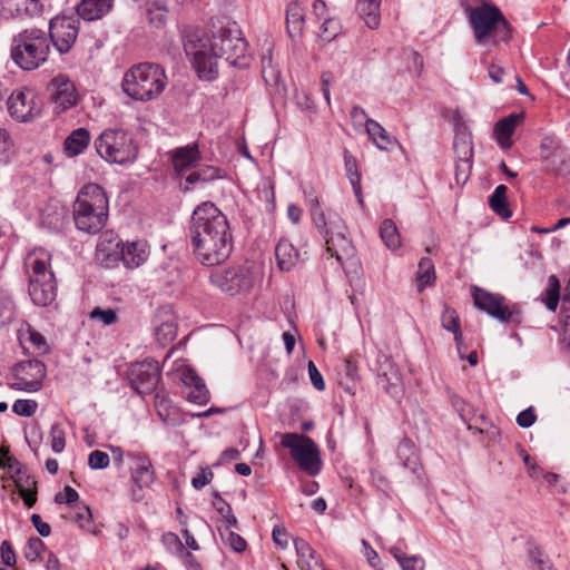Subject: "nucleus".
<instances>
[{
    "mask_svg": "<svg viewBox=\"0 0 570 570\" xmlns=\"http://www.w3.org/2000/svg\"><path fill=\"white\" fill-rule=\"evenodd\" d=\"M223 540L229 544V547L235 551V552H243L246 547H247V543L246 541L244 540V538H242L239 534H237L236 532L234 531H230L228 530L226 532V534L224 533H220Z\"/></svg>",
    "mask_w": 570,
    "mask_h": 570,
    "instance_id": "nucleus-57",
    "label": "nucleus"
},
{
    "mask_svg": "<svg viewBox=\"0 0 570 570\" xmlns=\"http://www.w3.org/2000/svg\"><path fill=\"white\" fill-rule=\"evenodd\" d=\"M90 318L101 322L104 325H111L117 322V314L114 309L96 307L90 312Z\"/></svg>",
    "mask_w": 570,
    "mask_h": 570,
    "instance_id": "nucleus-53",
    "label": "nucleus"
},
{
    "mask_svg": "<svg viewBox=\"0 0 570 570\" xmlns=\"http://www.w3.org/2000/svg\"><path fill=\"white\" fill-rule=\"evenodd\" d=\"M308 206L313 225L325 240L326 252L335 257L338 263L354 255V246L347 237L345 222L335 213L327 215L320 206L316 196L308 197Z\"/></svg>",
    "mask_w": 570,
    "mask_h": 570,
    "instance_id": "nucleus-4",
    "label": "nucleus"
},
{
    "mask_svg": "<svg viewBox=\"0 0 570 570\" xmlns=\"http://www.w3.org/2000/svg\"><path fill=\"white\" fill-rule=\"evenodd\" d=\"M146 17L151 26L159 28L166 22L167 10L160 6H151L146 9Z\"/></svg>",
    "mask_w": 570,
    "mask_h": 570,
    "instance_id": "nucleus-50",
    "label": "nucleus"
},
{
    "mask_svg": "<svg viewBox=\"0 0 570 570\" xmlns=\"http://www.w3.org/2000/svg\"><path fill=\"white\" fill-rule=\"evenodd\" d=\"M174 169L181 174L185 170L195 168L202 159L197 141L187 146L178 147L170 153Z\"/></svg>",
    "mask_w": 570,
    "mask_h": 570,
    "instance_id": "nucleus-19",
    "label": "nucleus"
},
{
    "mask_svg": "<svg viewBox=\"0 0 570 570\" xmlns=\"http://www.w3.org/2000/svg\"><path fill=\"white\" fill-rule=\"evenodd\" d=\"M442 327L451 333L459 332L461 330L460 318L455 309L445 306L441 315Z\"/></svg>",
    "mask_w": 570,
    "mask_h": 570,
    "instance_id": "nucleus-46",
    "label": "nucleus"
},
{
    "mask_svg": "<svg viewBox=\"0 0 570 570\" xmlns=\"http://www.w3.org/2000/svg\"><path fill=\"white\" fill-rule=\"evenodd\" d=\"M90 132L86 128H77L63 142L65 151L68 156L75 157L85 151L90 142Z\"/></svg>",
    "mask_w": 570,
    "mask_h": 570,
    "instance_id": "nucleus-30",
    "label": "nucleus"
},
{
    "mask_svg": "<svg viewBox=\"0 0 570 570\" xmlns=\"http://www.w3.org/2000/svg\"><path fill=\"white\" fill-rule=\"evenodd\" d=\"M522 114H511L508 117L500 119L494 126V135L499 146L508 149L512 146L511 136L515 127L522 121Z\"/></svg>",
    "mask_w": 570,
    "mask_h": 570,
    "instance_id": "nucleus-24",
    "label": "nucleus"
},
{
    "mask_svg": "<svg viewBox=\"0 0 570 570\" xmlns=\"http://www.w3.org/2000/svg\"><path fill=\"white\" fill-rule=\"evenodd\" d=\"M155 406L159 419L169 426H177L183 423L178 409L164 395H156Z\"/></svg>",
    "mask_w": 570,
    "mask_h": 570,
    "instance_id": "nucleus-29",
    "label": "nucleus"
},
{
    "mask_svg": "<svg viewBox=\"0 0 570 570\" xmlns=\"http://www.w3.org/2000/svg\"><path fill=\"white\" fill-rule=\"evenodd\" d=\"M149 256V248L146 242L137 240L124 246L122 262L127 267H138Z\"/></svg>",
    "mask_w": 570,
    "mask_h": 570,
    "instance_id": "nucleus-28",
    "label": "nucleus"
},
{
    "mask_svg": "<svg viewBox=\"0 0 570 570\" xmlns=\"http://www.w3.org/2000/svg\"><path fill=\"white\" fill-rule=\"evenodd\" d=\"M189 239L196 259L205 266L224 263L233 252V235L227 217L210 202L193 212Z\"/></svg>",
    "mask_w": 570,
    "mask_h": 570,
    "instance_id": "nucleus-2",
    "label": "nucleus"
},
{
    "mask_svg": "<svg viewBox=\"0 0 570 570\" xmlns=\"http://www.w3.org/2000/svg\"><path fill=\"white\" fill-rule=\"evenodd\" d=\"M304 20L305 14L302 6L296 1L288 3L286 9V28L291 38L302 35Z\"/></svg>",
    "mask_w": 570,
    "mask_h": 570,
    "instance_id": "nucleus-32",
    "label": "nucleus"
},
{
    "mask_svg": "<svg viewBox=\"0 0 570 570\" xmlns=\"http://www.w3.org/2000/svg\"><path fill=\"white\" fill-rule=\"evenodd\" d=\"M382 0H357L356 12L364 20L365 24L375 29L380 26V6Z\"/></svg>",
    "mask_w": 570,
    "mask_h": 570,
    "instance_id": "nucleus-31",
    "label": "nucleus"
},
{
    "mask_svg": "<svg viewBox=\"0 0 570 570\" xmlns=\"http://www.w3.org/2000/svg\"><path fill=\"white\" fill-rule=\"evenodd\" d=\"M38 409V403L33 400H17L12 405V411L19 416L30 417Z\"/></svg>",
    "mask_w": 570,
    "mask_h": 570,
    "instance_id": "nucleus-51",
    "label": "nucleus"
},
{
    "mask_svg": "<svg viewBox=\"0 0 570 570\" xmlns=\"http://www.w3.org/2000/svg\"><path fill=\"white\" fill-rule=\"evenodd\" d=\"M455 160L472 161L473 146L471 138L466 134L458 135L453 142Z\"/></svg>",
    "mask_w": 570,
    "mask_h": 570,
    "instance_id": "nucleus-39",
    "label": "nucleus"
},
{
    "mask_svg": "<svg viewBox=\"0 0 570 570\" xmlns=\"http://www.w3.org/2000/svg\"><path fill=\"white\" fill-rule=\"evenodd\" d=\"M29 341L37 348L39 353H46L48 351V345L46 338L39 332L29 328L28 330Z\"/></svg>",
    "mask_w": 570,
    "mask_h": 570,
    "instance_id": "nucleus-61",
    "label": "nucleus"
},
{
    "mask_svg": "<svg viewBox=\"0 0 570 570\" xmlns=\"http://www.w3.org/2000/svg\"><path fill=\"white\" fill-rule=\"evenodd\" d=\"M307 368H308V375H309L313 386L317 391H323L325 389V382L323 380L322 374L320 373L316 365L314 364V362L309 361Z\"/></svg>",
    "mask_w": 570,
    "mask_h": 570,
    "instance_id": "nucleus-59",
    "label": "nucleus"
},
{
    "mask_svg": "<svg viewBox=\"0 0 570 570\" xmlns=\"http://www.w3.org/2000/svg\"><path fill=\"white\" fill-rule=\"evenodd\" d=\"M109 202L104 188L87 184L80 188L72 205V218L78 230L98 234L107 224Z\"/></svg>",
    "mask_w": 570,
    "mask_h": 570,
    "instance_id": "nucleus-3",
    "label": "nucleus"
},
{
    "mask_svg": "<svg viewBox=\"0 0 570 570\" xmlns=\"http://www.w3.org/2000/svg\"><path fill=\"white\" fill-rule=\"evenodd\" d=\"M214 474L210 470L204 469L202 473L194 476L191 480V484L196 490L203 489L205 485L212 482Z\"/></svg>",
    "mask_w": 570,
    "mask_h": 570,
    "instance_id": "nucleus-63",
    "label": "nucleus"
},
{
    "mask_svg": "<svg viewBox=\"0 0 570 570\" xmlns=\"http://www.w3.org/2000/svg\"><path fill=\"white\" fill-rule=\"evenodd\" d=\"M131 480L139 489L149 487L155 479L150 460L145 455H132Z\"/></svg>",
    "mask_w": 570,
    "mask_h": 570,
    "instance_id": "nucleus-23",
    "label": "nucleus"
},
{
    "mask_svg": "<svg viewBox=\"0 0 570 570\" xmlns=\"http://www.w3.org/2000/svg\"><path fill=\"white\" fill-rule=\"evenodd\" d=\"M130 386L139 394L153 393L160 380L157 361L147 358L130 365L127 374Z\"/></svg>",
    "mask_w": 570,
    "mask_h": 570,
    "instance_id": "nucleus-15",
    "label": "nucleus"
},
{
    "mask_svg": "<svg viewBox=\"0 0 570 570\" xmlns=\"http://www.w3.org/2000/svg\"><path fill=\"white\" fill-rule=\"evenodd\" d=\"M472 297L474 305L479 309L485 312L501 323L515 321V311L507 304L505 297L501 294L491 293L478 286H473Z\"/></svg>",
    "mask_w": 570,
    "mask_h": 570,
    "instance_id": "nucleus-14",
    "label": "nucleus"
},
{
    "mask_svg": "<svg viewBox=\"0 0 570 570\" xmlns=\"http://www.w3.org/2000/svg\"><path fill=\"white\" fill-rule=\"evenodd\" d=\"M46 544L45 542L38 538L32 537L28 540L27 546L24 548L23 554L24 558L31 562L36 561L41 553L45 551Z\"/></svg>",
    "mask_w": 570,
    "mask_h": 570,
    "instance_id": "nucleus-49",
    "label": "nucleus"
},
{
    "mask_svg": "<svg viewBox=\"0 0 570 570\" xmlns=\"http://www.w3.org/2000/svg\"><path fill=\"white\" fill-rule=\"evenodd\" d=\"M51 255L42 248L29 252L24 258L28 293L38 306L50 305L57 296V282L50 266Z\"/></svg>",
    "mask_w": 570,
    "mask_h": 570,
    "instance_id": "nucleus-5",
    "label": "nucleus"
},
{
    "mask_svg": "<svg viewBox=\"0 0 570 570\" xmlns=\"http://www.w3.org/2000/svg\"><path fill=\"white\" fill-rule=\"evenodd\" d=\"M16 487L24 504L28 508H32L37 502V481L27 475L26 478L20 476L14 480Z\"/></svg>",
    "mask_w": 570,
    "mask_h": 570,
    "instance_id": "nucleus-36",
    "label": "nucleus"
},
{
    "mask_svg": "<svg viewBox=\"0 0 570 570\" xmlns=\"http://www.w3.org/2000/svg\"><path fill=\"white\" fill-rule=\"evenodd\" d=\"M402 57L407 62V65H406L407 70L415 76H420V73L423 69V66H424L422 56L417 51L406 48V49H403Z\"/></svg>",
    "mask_w": 570,
    "mask_h": 570,
    "instance_id": "nucleus-44",
    "label": "nucleus"
},
{
    "mask_svg": "<svg viewBox=\"0 0 570 570\" xmlns=\"http://www.w3.org/2000/svg\"><path fill=\"white\" fill-rule=\"evenodd\" d=\"M537 415L532 407L521 411L517 416V423L521 428H530L535 422Z\"/></svg>",
    "mask_w": 570,
    "mask_h": 570,
    "instance_id": "nucleus-62",
    "label": "nucleus"
},
{
    "mask_svg": "<svg viewBox=\"0 0 570 570\" xmlns=\"http://www.w3.org/2000/svg\"><path fill=\"white\" fill-rule=\"evenodd\" d=\"M472 161L455 160L454 178L458 185L463 186L470 178Z\"/></svg>",
    "mask_w": 570,
    "mask_h": 570,
    "instance_id": "nucleus-54",
    "label": "nucleus"
},
{
    "mask_svg": "<svg viewBox=\"0 0 570 570\" xmlns=\"http://www.w3.org/2000/svg\"><path fill=\"white\" fill-rule=\"evenodd\" d=\"M51 449L56 453H60L66 446V432L60 423L52 424L50 429Z\"/></svg>",
    "mask_w": 570,
    "mask_h": 570,
    "instance_id": "nucleus-48",
    "label": "nucleus"
},
{
    "mask_svg": "<svg viewBox=\"0 0 570 570\" xmlns=\"http://www.w3.org/2000/svg\"><path fill=\"white\" fill-rule=\"evenodd\" d=\"M338 22L335 19L328 18L322 24V33L327 41L333 40L338 33Z\"/></svg>",
    "mask_w": 570,
    "mask_h": 570,
    "instance_id": "nucleus-60",
    "label": "nucleus"
},
{
    "mask_svg": "<svg viewBox=\"0 0 570 570\" xmlns=\"http://www.w3.org/2000/svg\"><path fill=\"white\" fill-rule=\"evenodd\" d=\"M209 283L222 292L235 296L253 288L254 275L248 265L215 268L209 274Z\"/></svg>",
    "mask_w": 570,
    "mask_h": 570,
    "instance_id": "nucleus-11",
    "label": "nucleus"
},
{
    "mask_svg": "<svg viewBox=\"0 0 570 570\" xmlns=\"http://www.w3.org/2000/svg\"><path fill=\"white\" fill-rule=\"evenodd\" d=\"M122 90L130 98L148 101L158 97L167 86L165 69L151 62L132 66L122 78Z\"/></svg>",
    "mask_w": 570,
    "mask_h": 570,
    "instance_id": "nucleus-6",
    "label": "nucleus"
},
{
    "mask_svg": "<svg viewBox=\"0 0 570 570\" xmlns=\"http://www.w3.org/2000/svg\"><path fill=\"white\" fill-rule=\"evenodd\" d=\"M282 445L291 450V455L298 466L309 475H316L322 469L320 451L315 442L305 435L285 433L282 435Z\"/></svg>",
    "mask_w": 570,
    "mask_h": 570,
    "instance_id": "nucleus-10",
    "label": "nucleus"
},
{
    "mask_svg": "<svg viewBox=\"0 0 570 570\" xmlns=\"http://www.w3.org/2000/svg\"><path fill=\"white\" fill-rule=\"evenodd\" d=\"M469 17L479 43H482L492 33L501 41L509 40L511 33L510 24L498 7L483 4L470 8Z\"/></svg>",
    "mask_w": 570,
    "mask_h": 570,
    "instance_id": "nucleus-9",
    "label": "nucleus"
},
{
    "mask_svg": "<svg viewBox=\"0 0 570 570\" xmlns=\"http://www.w3.org/2000/svg\"><path fill=\"white\" fill-rule=\"evenodd\" d=\"M294 547L298 557L297 563L303 570H325L321 557L306 540L295 538Z\"/></svg>",
    "mask_w": 570,
    "mask_h": 570,
    "instance_id": "nucleus-21",
    "label": "nucleus"
},
{
    "mask_svg": "<svg viewBox=\"0 0 570 570\" xmlns=\"http://www.w3.org/2000/svg\"><path fill=\"white\" fill-rule=\"evenodd\" d=\"M424 560L420 557L412 556L403 561L402 570H424Z\"/></svg>",
    "mask_w": 570,
    "mask_h": 570,
    "instance_id": "nucleus-64",
    "label": "nucleus"
},
{
    "mask_svg": "<svg viewBox=\"0 0 570 570\" xmlns=\"http://www.w3.org/2000/svg\"><path fill=\"white\" fill-rule=\"evenodd\" d=\"M560 299V282L556 275L548 278V287L544 292V304L550 311H556Z\"/></svg>",
    "mask_w": 570,
    "mask_h": 570,
    "instance_id": "nucleus-42",
    "label": "nucleus"
},
{
    "mask_svg": "<svg viewBox=\"0 0 570 570\" xmlns=\"http://www.w3.org/2000/svg\"><path fill=\"white\" fill-rule=\"evenodd\" d=\"M508 187L505 185H499L495 187L492 195L489 197L490 208L502 218H510L512 212L509 209L507 198Z\"/></svg>",
    "mask_w": 570,
    "mask_h": 570,
    "instance_id": "nucleus-34",
    "label": "nucleus"
},
{
    "mask_svg": "<svg viewBox=\"0 0 570 570\" xmlns=\"http://www.w3.org/2000/svg\"><path fill=\"white\" fill-rule=\"evenodd\" d=\"M344 166L351 184L355 183L356 180L361 181V175L357 170L356 159L347 150L344 153Z\"/></svg>",
    "mask_w": 570,
    "mask_h": 570,
    "instance_id": "nucleus-56",
    "label": "nucleus"
},
{
    "mask_svg": "<svg viewBox=\"0 0 570 570\" xmlns=\"http://www.w3.org/2000/svg\"><path fill=\"white\" fill-rule=\"evenodd\" d=\"M544 169L549 173L566 176L570 174V157L564 150L557 153L548 163L544 165Z\"/></svg>",
    "mask_w": 570,
    "mask_h": 570,
    "instance_id": "nucleus-40",
    "label": "nucleus"
},
{
    "mask_svg": "<svg viewBox=\"0 0 570 570\" xmlns=\"http://www.w3.org/2000/svg\"><path fill=\"white\" fill-rule=\"evenodd\" d=\"M114 0H81L77 13L87 21L101 19L112 8Z\"/></svg>",
    "mask_w": 570,
    "mask_h": 570,
    "instance_id": "nucleus-25",
    "label": "nucleus"
},
{
    "mask_svg": "<svg viewBox=\"0 0 570 570\" xmlns=\"http://www.w3.org/2000/svg\"><path fill=\"white\" fill-rule=\"evenodd\" d=\"M183 383L190 387L188 400L196 404H206L209 401V392L198 374L193 368H187L181 373Z\"/></svg>",
    "mask_w": 570,
    "mask_h": 570,
    "instance_id": "nucleus-20",
    "label": "nucleus"
},
{
    "mask_svg": "<svg viewBox=\"0 0 570 570\" xmlns=\"http://www.w3.org/2000/svg\"><path fill=\"white\" fill-rule=\"evenodd\" d=\"M32 90L12 92L8 99L10 116L22 122L30 121L39 116L41 108Z\"/></svg>",
    "mask_w": 570,
    "mask_h": 570,
    "instance_id": "nucleus-16",
    "label": "nucleus"
},
{
    "mask_svg": "<svg viewBox=\"0 0 570 570\" xmlns=\"http://www.w3.org/2000/svg\"><path fill=\"white\" fill-rule=\"evenodd\" d=\"M109 455L100 450L92 451L88 456V465L92 470L105 469L109 465Z\"/></svg>",
    "mask_w": 570,
    "mask_h": 570,
    "instance_id": "nucleus-52",
    "label": "nucleus"
},
{
    "mask_svg": "<svg viewBox=\"0 0 570 570\" xmlns=\"http://www.w3.org/2000/svg\"><path fill=\"white\" fill-rule=\"evenodd\" d=\"M277 266L281 271L289 272L301 259L299 252L287 239H279L275 247Z\"/></svg>",
    "mask_w": 570,
    "mask_h": 570,
    "instance_id": "nucleus-26",
    "label": "nucleus"
},
{
    "mask_svg": "<svg viewBox=\"0 0 570 570\" xmlns=\"http://www.w3.org/2000/svg\"><path fill=\"white\" fill-rule=\"evenodd\" d=\"M12 373L14 382L9 387L17 391L36 392L41 387V383L46 377V365L40 360H27L17 363Z\"/></svg>",
    "mask_w": 570,
    "mask_h": 570,
    "instance_id": "nucleus-12",
    "label": "nucleus"
},
{
    "mask_svg": "<svg viewBox=\"0 0 570 570\" xmlns=\"http://www.w3.org/2000/svg\"><path fill=\"white\" fill-rule=\"evenodd\" d=\"M0 556H1L2 562L6 566L11 567V568H13L16 566L17 556H16V551H14L12 544L10 543V541L4 540L1 542Z\"/></svg>",
    "mask_w": 570,
    "mask_h": 570,
    "instance_id": "nucleus-58",
    "label": "nucleus"
},
{
    "mask_svg": "<svg viewBox=\"0 0 570 570\" xmlns=\"http://www.w3.org/2000/svg\"><path fill=\"white\" fill-rule=\"evenodd\" d=\"M380 237L384 245L395 250L401 246V237L395 223L392 219H384L380 226Z\"/></svg>",
    "mask_w": 570,
    "mask_h": 570,
    "instance_id": "nucleus-37",
    "label": "nucleus"
},
{
    "mask_svg": "<svg viewBox=\"0 0 570 570\" xmlns=\"http://www.w3.org/2000/svg\"><path fill=\"white\" fill-rule=\"evenodd\" d=\"M184 50L187 56L193 57L198 77L207 81L217 77V58H224L232 66H247V42L237 26L219 28L212 36L199 30L194 31L187 35Z\"/></svg>",
    "mask_w": 570,
    "mask_h": 570,
    "instance_id": "nucleus-1",
    "label": "nucleus"
},
{
    "mask_svg": "<svg viewBox=\"0 0 570 570\" xmlns=\"http://www.w3.org/2000/svg\"><path fill=\"white\" fill-rule=\"evenodd\" d=\"M50 52V41L46 31L31 28L13 36L10 56L22 70L31 71L42 66Z\"/></svg>",
    "mask_w": 570,
    "mask_h": 570,
    "instance_id": "nucleus-7",
    "label": "nucleus"
},
{
    "mask_svg": "<svg viewBox=\"0 0 570 570\" xmlns=\"http://www.w3.org/2000/svg\"><path fill=\"white\" fill-rule=\"evenodd\" d=\"M366 131L373 144L381 150H390L394 144L392 137L387 134L376 120H367Z\"/></svg>",
    "mask_w": 570,
    "mask_h": 570,
    "instance_id": "nucleus-35",
    "label": "nucleus"
},
{
    "mask_svg": "<svg viewBox=\"0 0 570 570\" xmlns=\"http://www.w3.org/2000/svg\"><path fill=\"white\" fill-rule=\"evenodd\" d=\"M78 500V492L70 485H66L63 488V492H59L55 495V502L58 504L66 503L70 507H73L77 504Z\"/></svg>",
    "mask_w": 570,
    "mask_h": 570,
    "instance_id": "nucleus-55",
    "label": "nucleus"
},
{
    "mask_svg": "<svg viewBox=\"0 0 570 570\" xmlns=\"http://www.w3.org/2000/svg\"><path fill=\"white\" fill-rule=\"evenodd\" d=\"M177 326L173 321H166L156 327V337L161 345H167L176 338Z\"/></svg>",
    "mask_w": 570,
    "mask_h": 570,
    "instance_id": "nucleus-43",
    "label": "nucleus"
},
{
    "mask_svg": "<svg viewBox=\"0 0 570 570\" xmlns=\"http://www.w3.org/2000/svg\"><path fill=\"white\" fill-rule=\"evenodd\" d=\"M124 246L125 244L112 234L105 233L99 237L96 247L97 259L106 267H111L122 261Z\"/></svg>",
    "mask_w": 570,
    "mask_h": 570,
    "instance_id": "nucleus-18",
    "label": "nucleus"
},
{
    "mask_svg": "<svg viewBox=\"0 0 570 570\" xmlns=\"http://www.w3.org/2000/svg\"><path fill=\"white\" fill-rule=\"evenodd\" d=\"M222 169L214 166H205L196 171L190 173L186 177L188 184H196L198 181H212L222 178Z\"/></svg>",
    "mask_w": 570,
    "mask_h": 570,
    "instance_id": "nucleus-41",
    "label": "nucleus"
},
{
    "mask_svg": "<svg viewBox=\"0 0 570 570\" xmlns=\"http://www.w3.org/2000/svg\"><path fill=\"white\" fill-rule=\"evenodd\" d=\"M7 6L19 18L40 17L45 9L43 0H7Z\"/></svg>",
    "mask_w": 570,
    "mask_h": 570,
    "instance_id": "nucleus-27",
    "label": "nucleus"
},
{
    "mask_svg": "<svg viewBox=\"0 0 570 570\" xmlns=\"http://www.w3.org/2000/svg\"><path fill=\"white\" fill-rule=\"evenodd\" d=\"M79 19L76 17L57 16L49 22L48 39L61 55L70 51L79 33Z\"/></svg>",
    "mask_w": 570,
    "mask_h": 570,
    "instance_id": "nucleus-13",
    "label": "nucleus"
},
{
    "mask_svg": "<svg viewBox=\"0 0 570 570\" xmlns=\"http://www.w3.org/2000/svg\"><path fill=\"white\" fill-rule=\"evenodd\" d=\"M99 156L108 163L125 165L138 156V147L131 134L124 129H106L95 140Z\"/></svg>",
    "mask_w": 570,
    "mask_h": 570,
    "instance_id": "nucleus-8",
    "label": "nucleus"
},
{
    "mask_svg": "<svg viewBox=\"0 0 570 570\" xmlns=\"http://www.w3.org/2000/svg\"><path fill=\"white\" fill-rule=\"evenodd\" d=\"M14 303L12 298L0 291V327L10 323L13 317Z\"/></svg>",
    "mask_w": 570,
    "mask_h": 570,
    "instance_id": "nucleus-45",
    "label": "nucleus"
},
{
    "mask_svg": "<svg viewBox=\"0 0 570 570\" xmlns=\"http://www.w3.org/2000/svg\"><path fill=\"white\" fill-rule=\"evenodd\" d=\"M540 155L542 158L543 165L548 163L557 153L562 151L559 141L553 139L552 137H544L541 140L540 145Z\"/></svg>",
    "mask_w": 570,
    "mask_h": 570,
    "instance_id": "nucleus-47",
    "label": "nucleus"
},
{
    "mask_svg": "<svg viewBox=\"0 0 570 570\" xmlns=\"http://www.w3.org/2000/svg\"><path fill=\"white\" fill-rule=\"evenodd\" d=\"M48 90L55 109L65 111L77 104L78 95L73 82L65 75L56 76L49 83Z\"/></svg>",
    "mask_w": 570,
    "mask_h": 570,
    "instance_id": "nucleus-17",
    "label": "nucleus"
},
{
    "mask_svg": "<svg viewBox=\"0 0 570 570\" xmlns=\"http://www.w3.org/2000/svg\"><path fill=\"white\" fill-rule=\"evenodd\" d=\"M397 458L400 459L402 465L405 469H409L412 473H417L420 470V461L419 456L415 452L414 443L404 438L397 445Z\"/></svg>",
    "mask_w": 570,
    "mask_h": 570,
    "instance_id": "nucleus-33",
    "label": "nucleus"
},
{
    "mask_svg": "<svg viewBox=\"0 0 570 570\" xmlns=\"http://www.w3.org/2000/svg\"><path fill=\"white\" fill-rule=\"evenodd\" d=\"M376 363L377 383L385 392L391 393L392 387H394L400 380L399 372L391 357L385 354H379Z\"/></svg>",
    "mask_w": 570,
    "mask_h": 570,
    "instance_id": "nucleus-22",
    "label": "nucleus"
},
{
    "mask_svg": "<svg viewBox=\"0 0 570 570\" xmlns=\"http://www.w3.org/2000/svg\"><path fill=\"white\" fill-rule=\"evenodd\" d=\"M435 281V269L433 262L428 258L423 257L421 258L419 263V268L416 273V282H417V288L420 292L424 289L425 286H430Z\"/></svg>",
    "mask_w": 570,
    "mask_h": 570,
    "instance_id": "nucleus-38",
    "label": "nucleus"
}]
</instances>
